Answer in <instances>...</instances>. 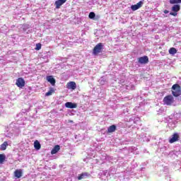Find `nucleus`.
Returning <instances> with one entry per match:
<instances>
[{
    "label": "nucleus",
    "mask_w": 181,
    "mask_h": 181,
    "mask_svg": "<svg viewBox=\"0 0 181 181\" xmlns=\"http://www.w3.org/2000/svg\"><path fill=\"white\" fill-rule=\"evenodd\" d=\"M88 16L90 19H94L95 18V13L90 12Z\"/></svg>",
    "instance_id": "23"
},
{
    "label": "nucleus",
    "mask_w": 181,
    "mask_h": 181,
    "mask_svg": "<svg viewBox=\"0 0 181 181\" xmlns=\"http://www.w3.org/2000/svg\"><path fill=\"white\" fill-rule=\"evenodd\" d=\"M136 5L139 7V8H142V6L144 5V0L139 1Z\"/></svg>",
    "instance_id": "24"
},
{
    "label": "nucleus",
    "mask_w": 181,
    "mask_h": 181,
    "mask_svg": "<svg viewBox=\"0 0 181 181\" xmlns=\"http://www.w3.org/2000/svg\"><path fill=\"white\" fill-rule=\"evenodd\" d=\"M5 159H6L5 154H0V164L2 165L5 162Z\"/></svg>",
    "instance_id": "19"
},
{
    "label": "nucleus",
    "mask_w": 181,
    "mask_h": 181,
    "mask_svg": "<svg viewBox=\"0 0 181 181\" xmlns=\"http://www.w3.org/2000/svg\"><path fill=\"white\" fill-rule=\"evenodd\" d=\"M172 12L170 13L171 16H177V12L180 11V5L179 4H174L171 8Z\"/></svg>",
    "instance_id": "4"
},
{
    "label": "nucleus",
    "mask_w": 181,
    "mask_h": 181,
    "mask_svg": "<svg viewBox=\"0 0 181 181\" xmlns=\"http://www.w3.org/2000/svg\"><path fill=\"white\" fill-rule=\"evenodd\" d=\"M66 2H67V0H57L54 3L56 9H60L62 5H64Z\"/></svg>",
    "instance_id": "8"
},
{
    "label": "nucleus",
    "mask_w": 181,
    "mask_h": 181,
    "mask_svg": "<svg viewBox=\"0 0 181 181\" xmlns=\"http://www.w3.org/2000/svg\"><path fill=\"white\" fill-rule=\"evenodd\" d=\"M34 147L35 149H37V151H39V149H40V148H42V146L40 145V143L39 142V141L36 140L34 142Z\"/></svg>",
    "instance_id": "15"
},
{
    "label": "nucleus",
    "mask_w": 181,
    "mask_h": 181,
    "mask_svg": "<svg viewBox=\"0 0 181 181\" xmlns=\"http://www.w3.org/2000/svg\"><path fill=\"white\" fill-rule=\"evenodd\" d=\"M8 146V141H4L0 147L1 151H6V148Z\"/></svg>",
    "instance_id": "17"
},
{
    "label": "nucleus",
    "mask_w": 181,
    "mask_h": 181,
    "mask_svg": "<svg viewBox=\"0 0 181 181\" xmlns=\"http://www.w3.org/2000/svg\"><path fill=\"white\" fill-rule=\"evenodd\" d=\"M137 60L140 64H147V63H149V57L148 56L139 57Z\"/></svg>",
    "instance_id": "5"
},
{
    "label": "nucleus",
    "mask_w": 181,
    "mask_h": 181,
    "mask_svg": "<svg viewBox=\"0 0 181 181\" xmlns=\"http://www.w3.org/2000/svg\"><path fill=\"white\" fill-rule=\"evenodd\" d=\"M103 49L104 45H103L101 42H99L94 47L93 49V54L94 56H98L100 53H103Z\"/></svg>",
    "instance_id": "2"
},
{
    "label": "nucleus",
    "mask_w": 181,
    "mask_h": 181,
    "mask_svg": "<svg viewBox=\"0 0 181 181\" xmlns=\"http://www.w3.org/2000/svg\"><path fill=\"white\" fill-rule=\"evenodd\" d=\"M84 176H90V174H88V173H83L81 174H80L78 176V180H81V179H84Z\"/></svg>",
    "instance_id": "16"
},
{
    "label": "nucleus",
    "mask_w": 181,
    "mask_h": 181,
    "mask_svg": "<svg viewBox=\"0 0 181 181\" xmlns=\"http://www.w3.org/2000/svg\"><path fill=\"white\" fill-rule=\"evenodd\" d=\"M131 9L132 11H138V9H139V7L136 4H134L131 6Z\"/></svg>",
    "instance_id": "22"
},
{
    "label": "nucleus",
    "mask_w": 181,
    "mask_h": 181,
    "mask_svg": "<svg viewBox=\"0 0 181 181\" xmlns=\"http://www.w3.org/2000/svg\"><path fill=\"white\" fill-rule=\"evenodd\" d=\"M59 151H60V146L56 145L51 151V154L55 155V153H57Z\"/></svg>",
    "instance_id": "14"
},
{
    "label": "nucleus",
    "mask_w": 181,
    "mask_h": 181,
    "mask_svg": "<svg viewBox=\"0 0 181 181\" xmlns=\"http://www.w3.org/2000/svg\"><path fill=\"white\" fill-rule=\"evenodd\" d=\"M42 49V44L37 43L36 44L35 50H40Z\"/></svg>",
    "instance_id": "25"
},
{
    "label": "nucleus",
    "mask_w": 181,
    "mask_h": 181,
    "mask_svg": "<svg viewBox=\"0 0 181 181\" xmlns=\"http://www.w3.org/2000/svg\"><path fill=\"white\" fill-rule=\"evenodd\" d=\"M16 86L19 87V88H23V87H25V79H23V78H17Z\"/></svg>",
    "instance_id": "6"
},
{
    "label": "nucleus",
    "mask_w": 181,
    "mask_h": 181,
    "mask_svg": "<svg viewBox=\"0 0 181 181\" xmlns=\"http://www.w3.org/2000/svg\"><path fill=\"white\" fill-rule=\"evenodd\" d=\"M23 175V173L22 171V170L19 169V170H16L14 171V176L15 177H16L17 179H21V177H22Z\"/></svg>",
    "instance_id": "10"
},
{
    "label": "nucleus",
    "mask_w": 181,
    "mask_h": 181,
    "mask_svg": "<svg viewBox=\"0 0 181 181\" xmlns=\"http://www.w3.org/2000/svg\"><path fill=\"white\" fill-rule=\"evenodd\" d=\"M179 134L177 133H175L173 134L172 138L169 139L170 144H174V142H177L179 141Z\"/></svg>",
    "instance_id": "9"
},
{
    "label": "nucleus",
    "mask_w": 181,
    "mask_h": 181,
    "mask_svg": "<svg viewBox=\"0 0 181 181\" xmlns=\"http://www.w3.org/2000/svg\"><path fill=\"white\" fill-rule=\"evenodd\" d=\"M170 4L171 5H177V4H181V0H170Z\"/></svg>",
    "instance_id": "20"
},
{
    "label": "nucleus",
    "mask_w": 181,
    "mask_h": 181,
    "mask_svg": "<svg viewBox=\"0 0 181 181\" xmlns=\"http://www.w3.org/2000/svg\"><path fill=\"white\" fill-rule=\"evenodd\" d=\"M65 107L66 108H71V109L77 108V103H73L71 102H67V103H65Z\"/></svg>",
    "instance_id": "11"
},
{
    "label": "nucleus",
    "mask_w": 181,
    "mask_h": 181,
    "mask_svg": "<svg viewBox=\"0 0 181 181\" xmlns=\"http://www.w3.org/2000/svg\"><path fill=\"white\" fill-rule=\"evenodd\" d=\"M163 103L164 105H172L175 103V98L172 95H166L164 97Z\"/></svg>",
    "instance_id": "3"
},
{
    "label": "nucleus",
    "mask_w": 181,
    "mask_h": 181,
    "mask_svg": "<svg viewBox=\"0 0 181 181\" xmlns=\"http://www.w3.org/2000/svg\"><path fill=\"white\" fill-rule=\"evenodd\" d=\"M95 19H96V20L100 19V16H97Z\"/></svg>",
    "instance_id": "27"
},
{
    "label": "nucleus",
    "mask_w": 181,
    "mask_h": 181,
    "mask_svg": "<svg viewBox=\"0 0 181 181\" xmlns=\"http://www.w3.org/2000/svg\"><path fill=\"white\" fill-rule=\"evenodd\" d=\"M66 88L69 90H76L77 88V85L74 81H70L66 83Z\"/></svg>",
    "instance_id": "7"
},
{
    "label": "nucleus",
    "mask_w": 181,
    "mask_h": 181,
    "mask_svg": "<svg viewBox=\"0 0 181 181\" xmlns=\"http://www.w3.org/2000/svg\"><path fill=\"white\" fill-rule=\"evenodd\" d=\"M169 54H176L177 53V49H176V48L175 47H171L170 49H169Z\"/></svg>",
    "instance_id": "18"
},
{
    "label": "nucleus",
    "mask_w": 181,
    "mask_h": 181,
    "mask_svg": "<svg viewBox=\"0 0 181 181\" xmlns=\"http://www.w3.org/2000/svg\"><path fill=\"white\" fill-rule=\"evenodd\" d=\"M172 94L173 97H180L181 95V87L180 85L175 83L174 84L172 88Z\"/></svg>",
    "instance_id": "1"
},
{
    "label": "nucleus",
    "mask_w": 181,
    "mask_h": 181,
    "mask_svg": "<svg viewBox=\"0 0 181 181\" xmlns=\"http://www.w3.org/2000/svg\"><path fill=\"white\" fill-rule=\"evenodd\" d=\"M47 81L48 83H50L52 86H56V79H54L52 76H47Z\"/></svg>",
    "instance_id": "12"
},
{
    "label": "nucleus",
    "mask_w": 181,
    "mask_h": 181,
    "mask_svg": "<svg viewBox=\"0 0 181 181\" xmlns=\"http://www.w3.org/2000/svg\"><path fill=\"white\" fill-rule=\"evenodd\" d=\"M163 12H164V13H165V14H166V13H169V11H168V10H164Z\"/></svg>",
    "instance_id": "26"
},
{
    "label": "nucleus",
    "mask_w": 181,
    "mask_h": 181,
    "mask_svg": "<svg viewBox=\"0 0 181 181\" xmlns=\"http://www.w3.org/2000/svg\"><path fill=\"white\" fill-rule=\"evenodd\" d=\"M53 93H54V88H50L49 90L45 93V95L49 97V95H52Z\"/></svg>",
    "instance_id": "21"
},
{
    "label": "nucleus",
    "mask_w": 181,
    "mask_h": 181,
    "mask_svg": "<svg viewBox=\"0 0 181 181\" xmlns=\"http://www.w3.org/2000/svg\"><path fill=\"white\" fill-rule=\"evenodd\" d=\"M115 131H117V126L115 124H112L107 128V134H112Z\"/></svg>",
    "instance_id": "13"
}]
</instances>
